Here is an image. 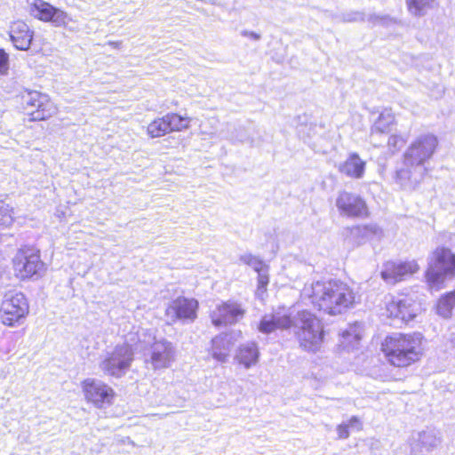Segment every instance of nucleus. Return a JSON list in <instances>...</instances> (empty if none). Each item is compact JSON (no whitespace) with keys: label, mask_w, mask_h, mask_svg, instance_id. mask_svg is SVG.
<instances>
[{"label":"nucleus","mask_w":455,"mask_h":455,"mask_svg":"<svg viewBox=\"0 0 455 455\" xmlns=\"http://www.w3.org/2000/svg\"><path fill=\"white\" fill-rule=\"evenodd\" d=\"M29 304L21 291H8L0 304V320L4 325L12 327L26 318Z\"/></svg>","instance_id":"obj_8"},{"label":"nucleus","mask_w":455,"mask_h":455,"mask_svg":"<svg viewBox=\"0 0 455 455\" xmlns=\"http://www.w3.org/2000/svg\"><path fill=\"white\" fill-rule=\"evenodd\" d=\"M367 21L372 23L373 25L380 24L384 26H388L390 24L395 23L396 20L388 15L371 14L368 16Z\"/></svg>","instance_id":"obj_34"},{"label":"nucleus","mask_w":455,"mask_h":455,"mask_svg":"<svg viewBox=\"0 0 455 455\" xmlns=\"http://www.w3.org/2000/svg\"><path fill=\"white\" fill-rule=\"evenodd\" d=\"M246 309L235 300H228L218 305L212 312V322L215 326L233 325L240 322L245 315Z\"/></svg>","instance_id":"obj_14"},{"label":"nucleus","mask_w":455,"mask_h":455,"mask_svg":"<svg viewBox=\"0 0 455 455\" xmlns=\"http://www.w3.org/2000/svg\"><path fill=\"white\" fill-rule=\"evenodd\" d=\"M133 361V349L128 343L117 345L100 363L103 372L108 376L120 378L130 368Z\"/></svg>","instance_id":"obj_9"},{"label":"nucleus","mask_w":455,"mask_h":455,"mask_svg":"<svg viewBox=\"0 0 455 455\" xmlns=\"http://www.w3.org/2000/svg\"><path fill=\"white\" fill-rule=\"evenodd\" d=\"M410 14L414 17H423L435 8V0H406Z\"/></svg>","instance_id":"obj_28"},{"label":"nucleus","mask_w":455,"mask_h":455,"mask_svg":"<svg viewBox=\"0 0 455 455\" xmlns=\"http://www.w3.org/2000/svg\"><path fill=\"white\" fill-rule=\"evenodd\" d=\"M170 132L165 116L151 122L148 126V134L151 138H159Z\"/></svg>","instance_id":"obj_31"},{"label":"nucleus","mask_w":455,"mask_h":455,"mask_svg":"<svg viewBox=\"0 0 455 455\" xmlns=\"http://www.w3.org/2000/svg\"><path fill=\"white\" fill-rule=\"evenodd\" d=\"M421 344L420 333H393L385 339L382 349L391 364L405 367L419 360L422 354Z\"/></svg>","instance_id":"obj_2"},{"label":"nucleus","mask_w":455,"mask_h":455,"mask_svg":"<svg viewBox=\"0 0 455 455\" xmlns=\"http://www.w3.org/2000/svg\"><path fill=\"white\" fill-rule=\"evenodd\" d=\"M439 145L438 139L432 133H424L416 137L403 154L404 163L408 166L425 167L434 156Z\"/></svg>","instance_id":"obj_7"},{"label":"nucleus","mask_w":455,"mask_h":455,"mask_svg":"<svg viewBox=\"0 0 455 455\" xmlns=\"http://www.w3.org/2000/svg\"><path fill=\"white\" fill-rule=\"evenodd\" d=\"M395 123V116L389 110L382 111L371 129V137L376 134L387 133L390 131L391 125Z\"/></svg>","instance_id":"obj_27"},{"label":"nucleus","mask_w":455,"mask_h":455,"mask_svg":"<svg viewBox=\"0 0 455 455\" xmlns=\"http://www.w3.org/2000/svg\"><path fill=\"white\" fill-rule=\"evenodd\" d=\"M455 278V253L444 247L436 248L428 257L426 279L432 289L439 290Z\"/></svg>","instance_id":"obj_4"},{"label":"nucleus","mask_w":455,"mask_h":455,"mask_svg":"<svg viewBox=\"0 0 455 455\" xmlns=\"http://www.w3.org/2000/svg\"><path fill=\"white\" fill-rule=\"evenodd\" d=\"M365 166V161L357 153L352 152L348 154L344 162L339 164L338 170L347 177L360 180L364 175Z\"/></svg>","instance_id":"obj_21"},{"label":"nucleus","mask_w":455,"mask_h":455,"mask_svg":"<svg viewBox=\"0 0 455 455\" xmlns=\"http://www.w3.org/2000/svg\"><path fill=\"white\" fill-rule=\"evenodd\" d=\"M451 342L454 344L455 346V333L452 334V338H451Z\"/></svg>","instance_id":"obj_45"},{"label":"nucleus","mask_w":455,"mask_h":455,"mask_svg":"<svg viewBox=\"0 0 455 455\" xmlns=\"http://www.w3.org/2000/svg\"><path fill=\"white\" fill-rule=\"evenodd\" d=\"M292 320L290 315L284 313H275L272 315H266L262 317L259 324V331L262 333L268 334L276 329H288L291 326Z\"/></svg>","instance_id":"obj_22"},{"label":"nucleus","mask_w":455,"mask_h":455,"mask_svg":"<svg viewBox=\"0 0 455 455\" xmlns=\"http://www.w3.org/2000/svg\"><path fill=\"white\" fill-rule=\"evenodd\" d=\"M259 358V350L256 342H246L239 346L235 360L245 369L256 365Z\"/></svg>","instance_id":"obj_23"},{"label":"nucleus","mask_w":455,"mask_h":455,"mask_svg":"<svg viewBox=\"0 0 455 455\" xmlns=\"http://www.w3.org/2000/svg\"><path fill=\"white\" fill-rule=\"evenodd\" d=\"M299 347L305 351L316 352L323 340V327L321 321L307 310L297 314L292 321Z\"/></svg>","instance_id":"obj_3"},{"label":"nucleus","mask_w":455,"mask_h":455,"mask_svg":"<svg viewBox=\"0 0 455 455\" xmlns=\"http://www.w3.org/2000/svg\"><path fill=\"white\" fill-rule=\"evenodd\" d=\"M220 390L223 398L220 400V402L232 405L239 401V396L242 394L243 388L235 381H231L223 382L220 385Z\"/></svg>","instance_id":"obj_26"},{"label":"nucleus","mask_w":455,"mask_h":455,"mask_svg":"<svg viewBox=\"0 0 455 455\" xmlns=\"http://www.w3.org/2000/svg\"><path fill=\"white\" fill-rule=\"evenodd\" d=\"M109 45H111L113 48H120L121 44H122V42L120 41H109L108 43Z\"/></svg>","instance_id":"obj_43"},{"label":"nucleus","mask_w":455,"mask_h":455,"mask_svg":"<svg viewBox=\"0 0 455 455\" xmlns=\"http://www.w3.org/2000/svg\"><path fill=\"white\" fill-rule=\"evenodd\" d=\"M12 225V216L8 206L0 208V226L10 227Z\"/></svg>","instance_id":"obj_37"},{"label":"nucleus","mask_w":455,"mask_h":455,"mask_svg":"<svg viewBox=\"0 0 455 455\" xmlns=\"http://www.w3.org/2000/svg\"><path fill=\"white\" fill-rule=\"evenodd\" d=\"M239 259L243 264L251 267L256 272L261 271L263 267H267V265L260 259L251 253H245L241 255Z\"/></svg>","instance_id":"obj_33"},{"label":"nucleus","mask_w":455,"mask_h":455,"mask_svg":"<svg viewBox=\"0 0 455 455\" xmlns=\"http://www.w3.org/2000/svg\"><path fill=\"white\" fill-rule=\"evenodd\" d=\"M442 441L441 433L435 428L414 431L407 441L410 455H429L440 447Z\"/></svg>","instance_id":"obj_11"},{"label":"nucleus","mask_w":455,"mask_h":455,"mask_svg":"<svg viewBox=\"0 0 455 455\" xmlns=\"http://www.w3.org/2000/svg\"><path fill=\"white\" fill-rule=\"evenodd\" d=\"M173 360V352L169 343H162L151 355V363L155 369L168 367Z\"/></svg>","instance_id":"obj_25"},{"label":"nucleus","mask_w":455,"mask_h":455,"mask_svg":"<svg viewBox=\"0 0 455 455\" xmlns=\"http://www.w3.org/2000/svg\"><path fill=\"white\" fill-rule=\"evenodd\" d=\"M196 305V301L178 298L167 307L165 314L172 322L180 319L195 318Z\"/></svg>","instance_id":"obj_19"},{"label":"nucleus","mask_w":455,"mask_h":455,"mask_svg":"<svg viewBox=\"0 0 455 455\" xmlns=\"http://www.w3.org/2000/svg\"><path fill=\"white\" fill-rule=\"evenodd\" d=\"M347 426L350 429H355L357 431L362 430L363 424L360 419L357 416H352L347 422H346Z\"/></svg>","instance_id":"obj_41"},{"label":"nucleus","mask_w":455,"mask_h":455,"mask_svg":"<svg viewBox=\"0 0 455 455\" xmlns=\"http://www.w3.org/2000/svg\"><path fill=\"white\" fill-rule=\"evenodd\" d=\"M363 332V325L359 323L350 324L341 333V345L347 349L357 347Z\"/></svg>","instance_id":"obj_24"},{"label":"nucleus","mask_w":455,"mask_h":455,"mask_svg":"<svg viewBox=\"0 0 455 455\" xmlns=\"http://www.w3.org/2000/svg\"><path fill=\"white\" fill-rule=\"evenodd\" d=\"M241 35L245 37H249L254 41H259L261 39V36L254 31L243 30Z\"/></svg>","instance_id":"obj_42"},{"label":"nucleus","mask_w":455,"mask_h":455,"mask_svg":"<svg viewBox=\"0 0 455 455\" xmlns=\"http://www.w3.org/2000/svg\"><path fill=\"white\" fill-rule=\"evenodd\" d=\"M23 108L32 121L46 120L56 114L57 108L48 95L37 91H26L21 95Z\"/></svg>","instance_id":"obj_10"},{"label":"nucleus","mask_w":455,"mask_h":455,"mask_svg":"<svg viewBox=\"0 0 455 455\" xmlns=\"http://www.w3.org/2000/svg\"><path fill=\"white\" fill-rule=\"evenodd\" d=\"M336 206L341 215L351 218H364L368 215L365 201L354 193L341 191L336 199Z\"/></svg>","instance_id":"obj_16"},{"label":"nucleus","mask_w":455,"mask_h":455,"mask_svg":"<svg viewBox=\"0 0 455 455\" xmlns=\"http://www.w3.org/2000/svg\"><path fill=\"white\" fill-rule=\"evenodd\" d=\"M227 138L233 142H245L249 140V134L244 126L235 124H227Z\"/></svg>","instance_id":"obj_30"},{"label":"nucleus","mask_w":455,"mask_h":455,"mask_svg":"<svg viewBox=\"0 0 455 455\" xmlns=\"http://www.w3.org/2000/svg\"><path fill=\"white\" fill-rule=\"evenodd\" d=\"M258 273V291H265L267 285L268 284V267H263L261 271H257Z\"/></svg>","instance_id":"obj_36"},{"label":"nucleus","mask_w":455,"mask_h":455,"mask_svg":"<svg viewBox=\"0 0 455 455\" xmlns=\"http://www.w3.org/2000/svg\"><path fill=\"white\" fill-rule=\"evenodd\" d=\"M302 297L308 299L315 308L326 314H342L355 304L353 290L339 280L317 281L306 284Z\"/></svg>","instance_id":"obj_1"},{"label":"nucleus","mask_w":455,"mask_h":455,"mask_svg":"<svg viewBox=\"0 0 455 455\" xmlns=\"http://www.w3.org/2000/svg\"><path fill=\"white\" fill-rule=\"evenodd\" d=\"M12 268L13 275L20 282L40 275L44 269L40 250L33 245L21 246L12 259Z\"/></svg>","instance_id":"obj_5"},{"label":"nucleus","mask_w":455,"mask_h":455,"mask_svg":"<svg viewBox=\"0 0 455 455\" xmlns=\"http://www.w3.org/2000/svg\"><path fill=\"white\" fill-rule=\"evenodd\" d=\"M81 387L86 402L98 409L111 405L116 395L111 387L94 379H84Z\"/></svg>","instance_id":"obj_12"},{"label":"nucleus","mask_w":455,"mask_h":455,"mask_svg":"<svg viewBox=\"0 0 455 455\" xmlns=\"http://www.w3.org/2000/svg\"><path fill=\"white\" fill-rule=\"evenodd\" d=\"M343 19L347 22L363 21L365 20V16L362 12H354L344 15Z\"/></svg>","instance_id":"obj_40"},{"label":"nucleus","mask_w":455,"mask_h":455,"mask_svg":"<svg viewBox=\"0 0 455 455\" xmlns=\"http://www.w3.org/2000/svg\"><path fill=\"white\" fill-rule=\"evenodd\" d=\"M34 32L24 21H14L10 29V37L13 45L20 51L29 49Z\"/></svg>","instance_id":"obj_20"},{"label":"nucleus","mask_w":455,"mask_h":455,"mask_svg":"<svg viewBox=\"0 0 455 455\" xmlns=\"http://www.w3.org/2000/svg\"><path fill=\"white\" fill-rule=\"evenodd\" d=\"M210 123H211L212 124H218V120H217V119H215V118H212V119L210 121Z\"/></svg>","instance_id":"obj_44"},{"label":"nucleus","mask_w":455,"mask_h":455,"mask_svg":"<svg viewBox=\"0 0 455 455\" xmlns=\"http://www.w3.org/2000/svg\"><path fill=\"white\" fill-rule=\"evenodd\" d=\"M406 140L401 135H392L387 140V147L392 153L400 150L405 144Z\"/></svg>","instance_id":"obj_35"},{"label":"nucleus","mask_w":455,"mask_h":455,"mask_svg":"<svg viewBox=\"0 0 455 455\" xmlns=\"http://www.w3.org/2000/svg\"><path fill=\"white\" fill-rule=\"evenodd\" d=\"M9 70V54L4 49H0V75H7Z\"/></svg>","instance_id":"obj_38"},{"label":"nucleus","mask_w":455,"mask_h":455,"mask_svg":"<svg viewBox=\"0 0 455 455\" xmlns=\"http://www.w3.org/2000/svg\"><path fill=\"white\" fill-rule=\"evenodd\" d=\"M29 12L35 18L44 22H51L55 27L63 28L70 32L80 30L76 19L44 0H35L30 5Z\"/></svg>","instance_id":"obj_6"},{"label":"nucleus","mask_w":455,"mask_h":455,"mask_svg":"<svg viewBox=\"0 0 455 455\" xmlns=\"http://www.w3.org/2000/svg\"><path fill=\"white\" fill-rule=\"evenodd\" d=\"M419 310V304L410 296L386 298V311L388 317L409 322L416 316Z\"/></svg>","instance_id":"obj_13"},{"label":"nucleus","mask_w":455,"mask_h":455,"mask_svg":"<svg viewBox=\"0 0 455 455\" xmlns=\"http://www.w3.org/2000/svg\"><path fill=\"white\" fill-rule=\"evenodd\" d=\"M426 172V167L408 166L403 162V166L395 172V180L402 189L414 190L423 180Z\"/></svg>","instance_id":"obj_18"},{"label":"nucleus","mask_w":455,"mask_h":455,"mask_svg":"<svg viewBox=\"0 0 455 455\" xmlns=\"http://www.w3.org/2000/svg\"><path fill=\"white\" fill-rule=\"evenodd\" d=\"M165 118L170 126V132L180 131L187 128L188 125V120L177 114H167L165 115Z\"/></svg>","instance_id":"obj_32"},{"label":"nucleus","mask_w":455,"mask_h":455,"mask_svg":"<svg viewBox=\"0 0 455 455\" xmlns=\"http://www.w3.org/2000/svg\"><path fill=\"white\" fill-rule=\"evenodd\" d=\"M336 431L338 434V439H347L350 435L349 428L347 426L346 422H343L337 426Z\"/></svg>","instance_id":"obj_39"},{"label":"nucleus","mask_w":455,"mask_h":455,"mask_svg":"<svg viewBox=\"0 0 455 455\" xmlns=\"http://www.w3.org/2000/svg\"><path fill=\"white\" fill-rule=\"evenodd\" d=\"M242 338L241 331L231 330L216 335L212 339L209 354L219 363H226L238 339Z\"/></svg>","instance_id":"obj_15"},{"label":"nucleus","mask_w":455,"mask_h":455,"mask_svg":"<svg viewBox=\"0 0 455 455\" xmlns=\"http://www.w3.org/2000/svg\"><path fill=\"white\" fill-rule=\"evenodd\" d=\"M419 269V267L415 260L407 262L388 261L384 264L380 275L386 283L394 284L404 280Z\"/></svg>","instance_id":"obj_17"},{"label":"nucleus","mask_w":455,"mask_h":455,"mask_svg":"<svg viewBox=\"0 0 455 455\" xmlns=\"http://www.w3.org/2000/svg\"><path fill=\"white\" fill-rule=\"evenodd\" d=\"M437 313L444 318H450L455 313V291L442 296L437 304Z\"/></svg>","instance_id":"obj_29"}]
</instances>
